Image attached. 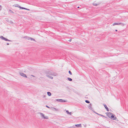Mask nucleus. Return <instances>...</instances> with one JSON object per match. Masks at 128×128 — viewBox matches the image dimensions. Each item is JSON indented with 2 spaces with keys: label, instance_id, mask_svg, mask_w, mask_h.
<instances>
[{
  "label": "nucleus",
  "instance_id": "nucleus-1",
  "mask_svg": "<svg viewBox=\"0 0 128 128\" xmlns=\"http://www.w3.org/2000/svg\"><path fill=\"white\" fill-rule=\"evenodd\" d=\"M39 114H40L41 117L42 118H43L44 119H48V117L47 116H45L44 114L41 112H40Z\"/></svg>",
  "mask_w": 128,
  "mask_h": 128
},
{
  "label": "nucleus",
  "instance_id": "nucleus-2",
  "mask_svg": "<svg viewBox=\"0 0 128 128\" xmlns=\"http://www.w3.org/2000/svg\"><path fill=\"white\" fill-rule=\"evenodd\" d=\"M39 114H40L41 117L42 118H43L44 119H48V117L47 116H45L44 114L41 112H40Z\"/></svg>",
  "mask_w": 128,
  "mask_h": 128
},
{
  "label": "nucleus",
  "instance_id": "nucleus-3",
  "mask_svg": "<svg viewBox=\"0 0 128 128\" xmlns=\"http://www.w3.org/2000/svg\"><path fill=\"white\" fill-rule=\"evenodd\" d=\"M111 116L110 118H111L112 120H116L117 119V118L115 117V115L114 114H112V115Z\"/></svg>",
  "mask_w": 128,
  "mask_h": 128
},
{
  "label": "nucleus",
  "instance_id": "nucleus-4",
  "mask_svg": "<svg viewBox=\"0 0 128 128\" xmlns=\"http://www.w3.org/2000/svg\"><path fill=\"white\" fill-rule=\"evenodd\" d=\"M48 74L54 76H56L58 75L55 72H54L52 73L49 72L48 73Z\"/></svg>",
  "mask_w": 128,
  "mask_h": 128
},
{
  "label": "nucleus",
  "instance_id": "nucleus-5",
  "mask_svg": "<svg viewBox=\"0 0 128 128\" xmlns=\"http://www.w3.org/2000/svg\"><path fill=\"white\" fill-rule=\"evenodd\" d=\"M56 100L57 101L60 102H67V101L64 100L62 99H56Z\"/></svg>",
  "mask_w": 128,
  "mask_h": 128
},
{
  "label": "nucleus",
  "instance_id": "nucleus-6",
  "mask_svg": "<svg viewBox=\"0 0 128 128\" xmlns=\"http://www.w3.org/2000/svg\"><path fill=\"white\" fill-rule=\"evenodd\" d=\"M106 114L107 116L109 118H110L112 114V113L110 112H107L106 113Z\"/></svg>",
  "mask_w": 128,
  "mask_h": 128
},
{
  "label": "nucleus",
  "instance_id": "nucleus-7",
  "mask_svg": "<svg viewBox=\"0 0 128 128\" xmlns=\"http://www.w3.org/2000/svg\"><path fill=\"white\" fill-rule=\"evenodd\" d=\"M20 74L21 76H22L23 77H25V78L27 77L26 74H24V73H22V72L20 73Z\"/></svg>",
  "mask_w": 128,
  "mask_h": 128
},
{
  "label": "nucleus",
  "instance_id": "nucleus-8",
  "mask_svg": "<svg viewBox=\"0 0 128 128\" xmlns=\"http://www.w3.org/2000/svg\"><path fill=\"white\" fill-rule=\"evenodd\" d=\"M103 105L104 106L105 108L106 109L107 111L108 112L109 111V110L108 108L107 107L106 105L104 104Z\"/></svg>",
  "mask_w": 128,
  "mask_h": 128
},
{
  "label": "nucleus",
  "instance_id": "nucleus-9",
  "mask_svg": "<svg viewBox=\"0 0 128 128\" xmlns=\"http://www.w3.org/2000/svg\"><path fill=\"white\" fill-rule=\"evenodd\" d=\"M88 108L90 109L91 110H92L93 108H92V104H90L88 106Z\"/></svg>",
  "mask_w": 128,
  "mask_h": 128
},
{
  "label": "nucleus",
  "instance_id": "nucleus-10",
  "mask_svg": "<svg viewBox=\"0 0 128 128\" xmlns=\"http://www.w3.org/2000/svg\"><path fill=\"white\" fill-rule=\"evenodd\" d=\"M19 8H20V9H24V10H30L28 9L27 8H24V7H21V6L20 7H19Z\"/></svg>",
  "mask_w": 128,
  "mask_h": 128
},
{
  "label": "nucleus",
  "instance_id": "nucleus-11",
  "mask_svg": "<svg viewBox=\"0 0 128 128\" xmlns=\"http://www.w3.org/2000/svg\"><path fill=\"white\" fill-rule=\"evenodd\" d=\"M75 126L78 127H80L81 126V124H77L75 125Z\"/></svg>",
  "mask_w": 128,
  "mask_h": 128
},
{
  "label": "nucleus",
  "instance_id": "nucleus-12",
  "mask_svg": "<svg viewBox=\"0 0 128 128\" xmlns=\"http://www.w3.org/2000/svg\"><path fill=\"white\" fill-rule=\"evenodd\" d=\"M120 23H114L113 24V26H114L115 25H120Z\"/></svg>",
  "mask_w": 128,
  "mask_h": 128
},
{
  "label": "nucleus",
  "instance_id": "nucleus-13",
  "mask_svg": "<svg viewBox=\"0 0 128 128\" xmlns=\"http://www.w3.org/2000/svg\"><path fill=\"white\" fill-rule=\"evenodd\" d=\"M4 40L5 41H8L10 42H12V40H8V39L6 38H4Z\"/></svg>",
  "mask_w": 128,
  "mask_h": 128
},
{
  "label": "nucleus",
  "instance_id": "nucleus-14",
  "mask_svg": "<svg viewBox=\"0 0 128 128\" xmlns=\"http://www.w3.org/2000/svg\"><path fill=\"white\" fill-rule=\"evenodd\" d=\"M46 76L48 77V78H50L51 79H52L53 78V77L52 76H50L48 75H46Z\"/></svg>",
  "mask_w": 128,
  "mask_h": 128
},
{
  "label": "nucleus",
  "instance_id": "nucleus-15",
  "mask_svg": "<svg viewBox=\"0 0 128 128\" xmlns=\"http://www.w3.org/2000/svg\"><path fill=\"white\" fill-rule=\"evenodd\" d=\"M47 94L48 96H50L51 95V93L50 92H48Z\"/></svg>",
  "mask_w": 128,
  "mask_h": 128
},
{
  "label": "nucleus",
  "instance_id": "nucleus-16",
  "mask_svg": "<svg viewBox=\"0 0 128 128\" xmlns=\"http://www.w3.org/2000/svg\"><path fill=\"white\" fill-rule=\"evenodd\" d=\"M66 112L67 114H70V115H71L72 114V113L71 112H70L68 110H66Z\"/></svg>",
  "mask_w": 128,
  "mask_h": 128
},
{
  "label": "nucleus",
  "instance_id": "nucleus-17",
  "mask_svg": "<svg viewBox=\"0 0 128 128\" xmlns=\"http://www.w3.org/2000/svg\"><path fill=\"white\" fill-rule=\"evenodd\" d=\"M68 80L70 81H72V79L71 78H68Z\"/></svg>",
  "mask_w": 128,
  "mask_h": 128
},
{
  "label": "nucleus",
  "instance_id": "nucleus-18",
  "mask_svg": "<svg viewBox=\"0 0 128 128\" xmlns=\"http://www.w3.org/2000/svg\"><path fill=\"white\" fill-rule=\"evenodd\" d=\"M5 38L3 36H1L0 37V38L4 40Z\"/></svg>",
  "mask_w": 128,
  "mask_h": 128
},
{
  "label": "nucleus",
  "instance_id": "nucleus-19",
  "mask_svg": "<svg viewBox=\"0 0 128 128\" xmlns=\"http://www.w3.org/2000/svg\"><path fill=\"white\" fill-rule=\"evenodd\" d=\"M85 102L88 104L89 103H90V102L88 100H86L85 101Z\"/></svg>",
  "mask_w": 128,
  "mask_h": 128
},
{
  "label": "nucleus",
  "instance_id": "nucleus-20",
  "mask_svg": "<svg viewBox=\"0 0 128 128\" xmlns=\"http://www.w3.org/2000/svg\"><path fill=\"white\" fill-rule=\"evenodd\" d=\"M93 5L94 6H97L98 5V4H97L96 3H93Z\"/></svg>",
  "mask_w": 128,
  "mask_h": 128
},
{
  "label": "nucleus",
  "instance_id": "nucleus-21",
  "mask_svg": "<svg viewBox=\"0 0 128 128\" xmlns=\"http://www.w3.org/2000/svg\"><path fill=\"white\" fill-rule=\"evenodd\" d=\"M9 12H10L12 13H14V12L12 11L11 10H9Z\"/></svg>",
  "mask_w": 128,
  "mask_h": 128
},
{
  "label": "nucleus",
  "instance_id": "nucleus-22",
  "mask_svg": "<svg viewBox=\"0 0 128 128\" xmlns=\"http://www.w3.org/2000/svg\"><path fill=\"white\" fill-rule=\"evenodd\" d=\"M68 73L70 75H72V73L69 70L68 71Z\"/></svg>",
  "mask_w": 128,
  "mask_h": 128
},
{
  "label": "nucleus",
  "instance_id": "nucleus-23",
  "mask_svg": "<svg viewBox=\"0 0 128 128\" xmlns=\"http://www.w3.org/2000/svg\"><path fill=\"white\" fill-rule=\"evenodd\" d=\"M30 40H33L34 41H35V39L33 38H32L30 37Z\"/></svg>",
  "mask_w": 128,
  "mask_h": 128
},
{
  "label": "nucleus",
  "instance_id": "nucleus-24",
  "mask_svg": "<svg viewBox=\"0 0 128 128\" xmlns=\"http://www.w3.org/2000/svg\"><path fill=\"white\" fill-rule=\"evenodd\" d=\"M52 110H57V109L56 108H54V107H52Z\"/></svg>",
  "mask_w": 128,
  "mask_h": 128
},
{
  "label": "nucleus",
  "instance_id": "nucleus-25",
  "mask_svg": "<svg viewBox=\"0 0 128 128\" xmlns=\"http://www.w3.org/2000/svg\"><path fill=\"white\" fill-rule=\"evenodd\" d=\"M99 115L100 116H102V117H104L106 118V116H104V115H102V114H99Z\"/></svg>",
  "mask_w": 128,
  "mask_h": 128
},
{
  "label": "nucleus",
  "instance_id": "nucleus-26",
  "mask_svg": "<svg viewBox=\"0 0 128 128\" xmlns=\"http://www.w3.org/2000/svg\"><path fill=\"white\" fill-rule=\"evenodd\" d=\"M16 7H18L19 8V7H20V6H19L18 5V4H16V6H15Z\"/></svg>",
  "mask_w": 128,
  "mask_h": 128
},
{
  "label": "nucleus",
  "instance_id": "nucleus-27",
  "mask_svg": "<svg viewBox=\"0 0 128 128\" xmlns=\"http://www.w3.org/2000/svg\"><path fill=\"white\" fill-rule=\"evenodd\" d=\"M120 23V24H121V25L122 26H124V25H125L124 24H123V23Z\"/></svg>",
  "mask_w": 128,
  "mask_h": 128
},
{
  "label": "nucleus",
  "instance_id": "nucleus-28",
  "mask_svg": "<svg viewBox=\"0 0 128 128\" xmlns=\"http://www.w3.org/2000/svg\"><path fill=\"white\" fill-rule=\"evenodd\" d=\"M46 107L49 108H50V107H49V106H47V105H46Z\"/></svg>",
  "mask_w": 128,
  "mask_h": 128
},
{
  "label": "nucleus",
  "instance_id": "nucleus-29",
  "mask_svg": "<svg viewBox=\"0 0 128 128\" xmlns=\"http://www.w3.org/2000/svg\"><path fill=\"white\" fill-rule=\"evenodd\" d=\"M30 37H28L27 38V39L28 40H30Z\"/></svg>",
  "mask_w": 128,
  "mask_h": 128
},
{
  "label": "nucleus",
  "instance_id": "nucleus-30",
  "mask_svg": "<svg viewBox=\"0 0 128 128\" xmlns=\"http://www.w3.org/2000/svg\"><path fill=\"white\" fill-rule=\"evenodd\" d=\"M2 7L1 5H0V10H2Z\"/></svg>",
  "mask_w": 128,
  "mask_h": 128
},
{
  "label": "nucleus",
  "instance_id": "nucleus-31",
  "mask_svg": "<svg viewBox=\"0 0 128 128\" xmlns=\"http://www.w3.org/2000/svg\"><path fill=\"white\" fill-rule=\"evenodd\" d=\"M94 113H95L96 114V112L94 111V109H92V110Z\"/></svg>",
  "mask_w": 128,
  "mask_h": 128
},
{
  "label": "nucleus",
  "instance_id": "nucleus-32",
  "mask_svg": "<svg viewBox=\"0 0 128 128\" xmlns=\"http://www.w3.org/2000/svg\"><path fill=\"white\" fill-rule=\"evenodd\" d=\"M46 95H43V97H42V98H45V97H46Z\"/></svg>",
  "mask_w": 128,
  "mask_h": 128
},
{
  "label": "nucleus",
  "instance_id": "nucleus-33",
  "mask_svg": "<svg viewBox=\"0 0 128 128\" xmlns=\"http://www.w3.org/2000/svg\"><path fill=\"white\" fill-rule=\"evenodd\" d=\"M96 114H97L98 115H99V114H98V113H97V112L96 113Z\"/></svg>",
  "mask_w": 128,
  "mask_h": 128
},
{
  "label": "nucleus",
  "instance_id": "nucleus-34",
  "mask_svg": "<svg viewBox=\"0 0 128 128\" xmlns=\"http://www.w3.org/2000/svg\"><path fill=\"white\" fill-rule=\"evenodd\" d=\"M72 40L71 39H70L69 40H68L69 41H70V42H71Z\"/></svg>",
  "mask_w": 128,
  "mask_h": 128
},
{
  "label": "nucleus",
  "instance_id": "nucleus-35",
  "mask_svg": "<svg viewBox=\"0 0 128 128\" xmlns=\"http://www.w3.org/2000/svg\"><path fill=\"white\" fill-rule=\"evenodd\" d=\"M31 76L33 77H35V76L33 75H31Z\"/></svg>",
  "mask_w": 128,
  "mask_h": 128
},
{
  "label": "nucleus",
  "instance_id": "nucleus-36",
  "mask_svg": "<svg viewBox=\"0 0 128 128\" xmlns=\"http://www.w3.org/2000/svg\"><path fill=\"white\" fill-rule=\"evenodd\" d=\"M7 45H9V44L8 43H7Z\"/></svg>",
  "mask_w": 128,
  "mask_h": 128
},
{
  "label": "nucleus",
  "instance_id": "nucleus-37",
  "mask_svg": "<svg viewBox=\"0 0 128 128\" xmlns=\"http://www.w3.org/2000/svg\"><path fill=\"white\" fill-rule=\"evenodd\" d=\"M115 31H116L117 32V30H115Z\"/></svg>",
  "mask_w": 128,
  "mask_h": 128
},
{
  "label": "nucleus",
  "instance_id": "nucleus-38",
  "mask_svg": "<svg viewBox=\"0 0 128 128\" xmlns=\"http://www.w3.org/2000/svg\"><path fill=\"white\" fill-rule=\"evenodd\" d=\"M80 8L79 6H78V7H77V8Z\"/></svg>",
  "mask_w": 128,
  "mask_h": 128
}]
</instances>
